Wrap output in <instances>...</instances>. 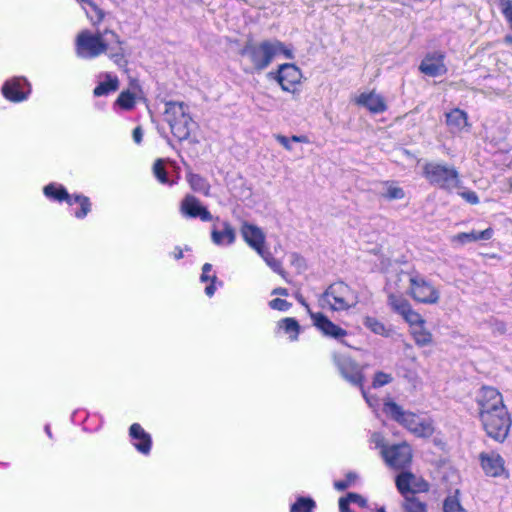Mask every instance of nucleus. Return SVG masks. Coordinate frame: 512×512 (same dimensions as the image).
Here are the masks:
<instances>
[{"instance_id": "obj_1", "label": "nucleus", "mask_w": 512, "mask_h": 512, "mask_svg": "<svg viewBox=\"0 0 512 512\" xmlns=\"http://www.w3.org/2000/svg\"><path fill=\"white\" fill-rule=\"evenodd\" d=\"M478 418L488 437L503 443L508 437L512 419L501 392L491 386H483L476 394Z\"/></svg>"}, {"instance_id": "obj_2", "label": "nucleus", "mask_w": 512, "mask_h": 512, "mask_svg": "<svg viewBox=\"0 0 512 512\" xmlns=\"http://www.w3.org/2000/svg\"><path fill=\"white\" fill-rule=\"evenodd\" d=\"M124 41L112 29L92 32L83 29L75 37V54L84 60L95 59L107 55L116 65L122 66L125 61Z\"/></svg>"}, {"instance_id": "obj_3", "label": "nucleus", "mask_w": 512, "mask_h": 512, "mask_svg": "<svg viewBox=\"0 0 512 512\" xmlns=\"http://www.w3.org/2000/svg\"><path fill=\"white\" fill-rule=\"evenodd\" d=\"M281 54L287 59L294 58L293 50L277 39L265 40L258 44H248L241 52V55L248 58L252 67L258 71L268 67L272 60Z\"/></svg>"}, {"instance_id": "obj_4", "label": "nucleus", "mask_w": 512, "mask_h": 512, "mask_svg": "<svg viewBox=\"0 0 512 512\" xmlns=\"http://www.w3.org/2000/svg\"><path fill=\"white\" fill-rule=\"evenodd\" d=\"M383 411L416 437L428 438L435 431L434 423L430 418H423L413 412L405 411L392 400L384 403Z\"/></svg>"}, {"instance_id": "obj_5", "label": "nucleus", "mask_w": 512, "mask_h": 512, "mask_svg": "<svg viewBox=\"0 0 512 512\" xmlns=\"http://www.w3.org/2000/svg\"><path fill=\"white\" fill-rule=\"evenodd\" d=\"M399 279H406L407 287L405 294L414 302L425 305H435L440 300V291L425 276L418 271H402Z\"/></svg>"}, {"instance_id": "obj_6", "label": "nucleus", "mask_w": 512, "mask_h": 512, "mask_svg": "<svg viewBox=\"0 0 512 512\" xmlns=\"http://www.w3.org/2000/svg\"><path fill=\"white\" fill-rule=\"evenodd\" d=\"M240 233L245 243L253 249L274 272L285 277L286 273L282 268L281 261L273 257L266 247V235L264 231L255 224L243 222Z\"/></svg>"}, {"instance_id": "obj_7", "label": "nucleus", "mask_w": 512, "mask_h": 512, "mask_svg": "<svg viewBox=\"0 0 512 512\" xmlns=\"http://www.w3.org/2000/svg\"><path fill=\"white\" fill-rule=\"evenodd\" d=\"M358 302V293L341 281L331 284L319 298V305L332 311L354 308Z\"/></svg>"}, {"instance_id": "obj_8", "label": "nucleus", "mask_w": 512, "mask_h": 512, "mask_svg": "<svg viewBox=\"0 0 512 512\" xmlns=\"http://www.w3.org/2000/svg\"><path fill=\"white\" fill-rule=\"evenodd\" d=\"M164 115L172 134L177 139L185 140L189 137L193 121L187 112V107L183 103H166Z\"/></svg>"}, {"instance_id": "obj_9", "label": "nucleus", "mask_w": 512, "mask_h": 512, "mask_svg": "<svg viewBox=\"0 0 512 512\" xmlns=\"http://www.w3.org/2000/svg\"><path fill=\"white\" fill-rule=\"evenodd\" d=\"M423 175L433 185L443 189H452L459 184V175L455 168L440 163H426Z\"/></svg>"}, {"instance_id": "obj_10", "label": "nucleus", "mask_w": 512, "mask_h": 512, "mask_svg": "<svg viewBox=\"0 0 512 512\" xmlns=\"http://www.w3.org/2000/svg\"><path fill=\"white\" fill-rule=\"evenodd\" d=\"M387 303L392 311L403 318V320L408 324L409 329L419 326V324H426V320L412 307L411 303L405 298V296L390 291V288H388Z\"/></svg>"}, {"instance_id": "obj_11", "label": "nucleus", "mask_w": 512, "mask_h": 512, "mask_svg": "<svg viewBox=\"0 0 512 512\" xmlns=\"http://www.w3.org/2000/svg\"><path fill=\"white\" fill-rule=\"evenodd\" d=\"M478 462L484 475L489 478L509 479L510 472L503 456L497 451H482Z\"/></svg>"}, {"instance_id": "obj_12", "label": "nucleus", "mask_w": 512, "mask_h": 512, "mask_svg": "<svg viewBox=\"0 0 512 512\" xmlns=\"http://www.w3.org/2000/svg\"><path fill=\"white\" fill-rule=\"evenodd\" d=\"M382 458L390 468L402 470L410 466L412 462V448L406 442L390 445L389 448L383 449Z\"/></svg>"}, {"instance_id": "obj_13", "label": "nucleus", "mask_w": 512, "mask_h": 512, "mask_svg": "<svg viewBox=\"0 0 512 512\" xmlns=\"http://www.w3.org/2000/svg\"><path fill=\"white\" fill-rule=\"evenodd\" d=\"M333 361L341 376L352 385L362 387L364 382L363 368L348 356L334 354Z\"/></svg>"}, {"instance_id": "obj_14", "label": "nucleus", "mask_w": 512, "mask_h": 512, "mask_svg": "<svg viewBox=\"0 0 512 512\" xmlns=\"http://www.w3.org/2000/svg\"><path fill=\"white\" fill-rule=\"evenodd\" d=\"M395 484L399 493L406 499L417 493L427 492L429 484L422 478L410 471H403L397 475Z\"/></svg>"}, {"instance_id": "obj_15", "label": "nucleus", "mask_w": 512, "mask_h": 512, "mask_svg": "<svg viewBox=\"0 0 512 512\" xmlns=\"http://www.w3.org/2000/svg\"><path fill=\"white\" fill-rule=\"evenodd\" d=\"M302 77V72L296 65L286 63L279 66L276 80L283 91L295 94L299 91Z\"/></svg>"}, {"instance_id": "obj_16", "label": "nucleus", "mask_w": 512, "mask_h": 512, "mask_svg": "<svg viewBox=\"0 0 512 512\" xmlns=\"http://www.w3.org/2000/svg\"><path fill=\"white\" fill-rule=\"evenodd\" d=\"M354 103L372 114L384 113L388 108L385 98L375 90L361 92L355 96Z\"/></svg>"}, {"instance_id": "obj_17", "label": "nucleus", "mask_w": 512, "mask_h": 512, "mask_svg": "<svg viewBox=\"0 0 512 512\" xmlns=\"http://www.w3.org/2000/svg\"><path fill=\"white\" fill-rule=\"evenodd\" d=\"M180 212L187 218H200L202 221L212 220L211 213L193 195H186L180 203Z\"/></svg>"}, {"instance_id": "obj_18", "label": "nucleus", "mask_w": 512, "mask_h": 512, "mask_svg": "<svg viewBox=\"0 0 512 512\" xmlns=\"http://www.w3.org/2000/svg\"><path fill=\"white\" fill-rule=\"evenodd\" d=\"M4 97L12 102H20L30 93L29 84L22 78H14L6 81L2 87Z\"/></svg>"}, {"instance_id": "obj_19", "label": "nucleus", "mask_w": 512, "mask_h": 512, "mask_svg": "<svg viewBox=\"0 0 512 512\" xmlns=\"http://www.w3.org/2000/svg\"><path fill=\"white\" fill-rule=\"evenodd\" d=\"M419 69L422 73L430 77H437L445 74L447 68L444 64V55L438 52L427 55L422 60Z\"/></svg>"}, {"instance_id": "obj_20", "label": "nucleus", "mask_w": 512, "mask_h": 512, "mask_svg": "<svg viewBox=\"0 0 512 512\" xmlns=\"http://www.w3.org/2000/svg\"><path fill=\"white\" fill-rule=\"evenodd\" d=\"M211 240L216 246L233 245L236 241V231L229 222L224 221L213 226Z\"/></svg>"}, {"instance_id": "obj_21", "label": "nucleus", "mask_w": 512, "mask_h": 512, "mask_svg": "<svg viewBox=\"0 0 512 512\" xmlns=\"http://www.w3.org/2000/svg\"><path fill=\"white\" fill-rule=\"evenodd\" d=\"M314 325L326 336L340 339L347 335V331L340 326L334 324L326 316L321 313L311 314Z\"/></svg>"}, {"instance_id": "obj_22", "label": "nucleus", "mask_w": 512, "mask_h": 512, "mask_svg": "<svg viewBox=\"0 0 512 512\" xmlns=\"http://www.w3.org/2000/svg\"><path fill=\"white\" fill-rule=\"evenodd\" d=\"M446 125L449 131L458 135L469 128L468 115L465 111L455 108L445 113Z\"/></svg>"}, {"instance_id": "obj_23", "label": "nucleus", "mask_w": 512, "mask_h": 512, "mask_svg": "<svg viewBox=\"0 0 512 512\" xmlns=\"http://www.w3.org/2000/svg\"><path fill=\"white\" fill-rule=\"evenodd\" d=\"M129 434L135 441L134 447L142 454H149L152 444L151 436L138 423L130 426Z\"/></svg>"}, {"instance_id": "obj_24", "label": "nucleus", "mask_w": 512, "mask_h": 512, "mask_svg": "<svg viewBox=\"0 0 512 512\" xmlns=\"http://www.w3.org/2000/svg\"><path fill=\"white\" fill-rule=\"evenodd\" d=\"M494 231L492 228H487L483 231L472 230L470 232H462L451 237V242L457 245H465L470 242L486 241L493 237Z\"/></svg>"}, {"instance_id": "obj_25", "label": "nucleus", "mask_w": 512, "mask_h": 512, "mask_svg": "<svg viewBox=\"0 0 512 512\" xmlns=\"http://www.w3.org/2000/svg\"><path fill=\"white\" fill-rule=\"evenodd\" d=\"M101 80L98 85L94 88L93 94L96 97H101L115 92L119 89V79L116 75L111 73H102L99 75Z\"/></svg>"}, {"instance_id": "obj_26", "label": "nucleus", "mask_w": 512, "mask_h": 512, "mask_svg": "<svg viewBox=\"0 0 512 512\" xmlns=\"http://www.w3.org/2000/svg\"><path fill=\"white\" fill-rule=\"evenodd\" d=\"M140 92L139 85L134 81L131 89L122 91L115 101V105L123 110H132L136 104V98Z\"/></svg>"}, {"instance_id": "obj_27", "label": "nucleus", "mask_w": 512, "mask_h": 512, "mask_svg": "<svg viewBox=\"0 0 512 512\" xmlns=\"http://www.w3.org/2000/svg\"><path fill=\"white\" fill-rule=\"evenodd\" d=\"M409 332L415 344L419 347L429 346L433 343V335L426 324H419V326L409 329Z\"/></svg>"}, {"instance_id": "obj_28", "label": "nucleus", "mask_w": 512, "mask_h": 512, "mask_svg": "<svg viewBox=\"0 0 512 512\" xmlns=\"http://www.w3.org/2000/svg\"><path fill=\"white\" fill-rule=\"evenodd\" d=\"M43 191L45 196L50 199L56 201H66L69 205H72V196L68 194L62 185L52 183L45 186Z\"/></svg>"}, {"instance_id": "obj_29", "label": "nucleus", "mask_w": 512, "mask_h": 512, "mask_svg": "<svg viewBox=\"0 0 512 512\" xmlns=\"http://www.w3.org/2000/svg\"><path fill=\"white\" fill-rule=\"evenodd\" d=\"M186 179L193 191L203 193L206 196L209 195L210 185L203 177L198 174L188 172Z\"/></svg>"}, {"instance_id": "obj_30", "label": "nucleus", "mask_w": 512, "mask_h": 512, "mask_svg": "<svg viewBox=\"0 0 512 512\" xmlns=\"http://www.w3.org/2000/svg\"><path fill=\"white\" fill-rule=\"evenodd\" d=\"M363 325L376 335L388 337L390 334L389 329L385 327L384 323L375 317L365 316L363 318Z\"/></svg>"}, {"instance_id": "obj_31", "label": "nucleus", "mask_w": 512, "mask_h": 512, "mask_svg": "<svg viewBox=\"0 0 512 512\" xmlns=\"http://www.w3.org/2000/svg\"><path fill=\"white\" fill-rule=\"evenodd\" d=\"M278 328L283 329L289 335L290 340L295 341L298 338L300 326L298 322L291 317H287L278 322Z\"/></svg>"}, {"instance_id": "obj_32", "label": "nucleus", "mask_w": 512, "mask_h": 512, "mask_svg": "<svg viewBox=\"0 0 512 512\" xmlns=\"http://www.w3.org/2000/svg\"><path fill=\"white\" fill-rule=\"evenodd\" d=\"M89 9L83 7L87 18L93 26L101 24L105 18V12L93 1L88 5Z\"/></svg>"}, {"instance_id": "obj_33", "label": "nucleus", "mask_w": 512, "mask_h": 512, "mask_svg": "<svg viewBox=\"0 0 512 512\" xmlns=\"http://www.w3.org/2000/svg\"><path fill=\"white\" fill-rule=\"evenodd\" d=\"M458 491L454 495L448 496L443 503V511L444 512H467V510L462 506Z\"/></svg>"}, {"instance_id": "obj_34", "label": "nucleus", "mask_w": 512, "mask_h": 512, "mask_svg": "<svg viewBox=\"0 0 512 512\" xmlns=\"http://www.w3.org/2000/svg\"><path fill=\"white\" fill-rule=\"evenodd\" d=\"M275 139L279 144H281L287 151H292V142L296 143H308L309 139L304 135H293L291 138H288L284 135L277 134L275 135Z\"/></svg>"}, {"instance_id": "obj_35", "label": "nucleus", "mask_w": 512, "mask_h": 512, "mask_svg": "<svg viewBox=\"0 0 512 512\" xmlns=\"http://www.w3.org/2000/svg\"><path fill=\"white\" fill-rule=\"evenodd\" d=\"M402 507L405 512H427L426 504L413 496H406Z\"/></svg>"}, {"instance_id": "obj_36", "label": "nucleus", "mask_w": 512, "mask_h": 512, "mask_svg": "<svg viewBox=\"0 0 512 512\" xmlns=\"http://www.w3.org/2000/svg\"><path fill=\"white\" fill-rule=\"evenodd\" d=\"M382 196L388 200H400L405 197L404 190L394 183H386Z\"/></svg>"}, {"instance_id": "obj_37", "label": "nucleus", "mask_w": 512, "mask_h": 512, "mask_svg": "<svg viewBox=\"0 0 512 512\" xmlns=\"http://www.w3.org/2000/svg\"><path fill=\"white\" fill-rule=\"evenodd\" d=\"M315 502L311 498H299L290 509V512H313Z\"/></svg>"}, {"instance_id": "obj_38", "label": "nucleus", "mask_w": 512, "mask_h": 512, "mask_svg": "<svg viewBox=\"0 0 512 512\" xmlns=\"http://www.w3.org/2000/svg\"><path fill=\"white\" fill-rule=\"evenodd\" d=\"M73 203H78L80 206V211L75 212V216L77 218L85 217L88 214V212L90 211V202H89V199L85 196H81V195L72 196V204Z\"/></svg>"}, {"instance_id": "obj_39", "label": "nucleus", "mask_w": 512, "mask_h": 512, "mask_svg": "<svg viewBox=\"0 0 512 512\" xmlns=\"http://www.w3.org/2000/svg\"><path fill=\"white\" fill-rule=\"evenodd\" d=\"M153 174L160 183L169 185L173 184L172 182L168 181L163 159H157L155 161L153 165Z\"/></svg>"}, {"instance_id": "obj_40", "label": "nucleus", "mask_w": 512, "mask_h": 512, "mask_svg": "<svg viewBox=\"0 0 512 512\" xmlns=\"http://www.w3.org/2000/svg\"><path fill=\"white\" fill-rule=\"evenodd\" d=\"M393 381V376L389 373H385L382 371L376 372L373 378L372 386L374 388H379L384 385H387Z\"/></svg>"}, {"instance_id": "obj_41", "label": "nucleus", "mask_w": 512, "mask_h": 512, "mask_svg": "<svg viewBox=\"0 0 512 512\" xmlns=\"http://www.w3.org/2000/svg\"><path fill=\"white\" fill-rule=\"evenodd\" d=\"M371 443L375 445V448L380 449V454L382 455V451L385 448H389V445L386 444L385 438L381 433L374 432L370 438Z\"/></svg>"}, {"instance_id": "obj_42", "label": "nucleus", "mask_w": 512, "mask_h": 512, "mask_svg": "<svg viewBox=\"0 0 512 512\" xmlns=\"http://www.w3.org/2000/svg\"><path fill=\"white\" fill-rule=\"evenodd\" d=\"M269 306L274 310L287 311L291 307V304L286 300L276 298L269 302Z\"/></svg>"}, {"instance_id": "obj_43", "label": "nucleus", "mask_w": 512, "mask_h": 512, "mask_svg": "<svg viewBox=\"0 0 512 512\" xmlns=\"http://www.w3.org/2000/svg\"><path fill=\"white\" fill-rule=\"evenodd\" d=\"M459 195L468 203L470 204H478L479 203V198L477 196V194L474 192V191H462L459 193Z\"/></svg>"}, {"instance_id": "obj_44", "label": "nucleus", "mask_w": 512, "mask_h": 512, "mask_svg": "<svg viewBox=\"0 0 512 512\" xmlns=\"http://www.w3.org/2000/svg\"><path fill=\"white\" fill-rule=\"evenodd\" d=\"M345 498L348 500L349 503H355L360 507H365L367 505L366 499L356 493H349Z\"/></svg>"}, {"instance_id": "obj_45", "label": "nucleus", "mask_w": 512, "mask_h": 512, "mask_svg": "<svg viewBox=\"0 0 512 512\" xmlns=\"http://www.w3.org/2000/svg\"><path fill=\"white\" fill-rule=\"evenodd\" d=\"M211 270H212V265L211 264L206 263V264L203 265L202 275H201V281L202 282H206L208 280H211L212 282H214L216 280V276L215 275H212V276L209 275Z\"/></svg>"}, {"instance_id": "obj_46", "label": "nucleus", "mask_w": 512, "mask_h": 512, "mask_svg": "<svg viewBox=\"0 0 512 512\" xmlns=\"http://www.w3.org/2000/svg\"><path fill=\"white\" fill-rule=\"evenodd\" d=\"M361 388V391H362V395L363 397L365 398L367 404L371 407V408H375L377 406V399L372 397V396H368L366 391L363 389V386L360 387Z\"/></svg>"}, {"instance_id": "obj_47", "label": "nucleus", "mask_w": 512, "mask_h": 512, "mask_svg": "<svg viewBox=\"0 0 512 512\" xmlns=\"http://www.w3.org/2000/svg\"><path fill=\"white\" fill-rule=\"evenodd\" d=\"M142 138H143V131L141 129V127H136L134 130H133V140L136 144H140L142 142Z\"/></svg>"}, {"instance_id": "obj_48", "label": "nucleus", "mask_w": 512, "mask_h": 512, "mask_svg": "<svg viewBox=\"0 0 512 512\" xmlns=\"http://www.w3.org/2000/svg\"><path fill=\"white\" fill-rule=\"evenodd\" d=\"M351 481H352V479H351V476L349 475L348 476V481H338V482H335L334 486H335V488L337 490H344V489H346L349 486Z\"/></svg>"}, {"instance_id": "obj_49", "label": "nucleus", "mask_w": 512, "mask_h": 512, "mask_svg": "<svg viewBox=\"0 0 512 512\" xmlns=\"http://www.w3.org/2000/svg\"><path fill=\"white\" fill-rule=\"evenodd\" d=\"M504 13L512 27V1L508 2L507 6L504 9Z\"/></svg>"}, {"instance_id": "obj_50", "label": "nucleus", "mask_w": 512, "mask_h": 512, "mask_svg": "<svg viewBox=\"0 0 512 512\" xmlns=\"http://www.w3.org/2000/svg\"><path fill=\"white\" fill-rule=\"evenodd\" d=\"M272 295H281V296H287L288 295V290L286 288H275L273 291H272Z\"/></svg>"}, {"instance_id": "obj_51", "label": "nucleus", "mask_w": 512, "mask_h": 512, "mask_svg": "<svg viewBox=\"0 0 512 512\" xmlns=\"http://www.w3.org/2000/svg\"><path fill=\"white\" fill-rule=\"evenodd\" d=\"M215 290H216V288H215V286L213 285V282H212L210 285H208V286L205 288V293H206L209 297H211V296H213V295H214Z\"/></svg>"}, {"instance_id": "obj_52", "label": "nucleus", "mask_w": 512, "mask_h": 512, "mask_svg": "<svg viewBox=\"0 0 512 512\" xmlns=\"http://www.w3.org/2000/svg\"><path fill=\"white\" fill-rule=\"evenodd\" d=\"M83 7H85L84 5L88 6L90 3L93 2V0H78Z\"/></svg>"}, {"instance_id": "obj_53", "label": "nucleus", "mask_w": 512, "mask_h": 512, "mask_svg": "<svg viewBox=\"0 0 512 512\" xmlns=\"http://www.w3.org/2000/svg\"><path fill=\"white\" fill-rule=\"evenodd\" d=\"M175 257H176L177 259H180V258L182 257V252H181V251H179V252L175 255Z\"/></svg>"}, {"instance_id": "obj_54", "label": "nucleus", "mask_w": 512, "mask_h": 512, "mask_svg": "<svg viewBox=\"0 0 512 512\" xmlns=\"http://www.w3.org/2000/svg\"><path fill=\"white\" fill-rule=\"evenodd\" d=\"M505 40H506L507 42H512V37L507 36V37L505 38Z\"/></svg>"}, {"instance_id": "obj_55", "label": "nucleus", "mask_w": 512, "mask_h": 512, "mask_svg": "<svg viewBox=\"0 0 512 512\" xmlns=\"http://www.w3.org/2000/svg\"><path fill=\"white\" fill-rule=\"evenodd\" d=\"M45 430H46L47 434L50 436V429H49V426H46Z\"/></svg>"}, {"instance_id": "obj_56", "label": "nucleus", "mask_w": 512, "mask_h": 512, "mask_svg": "<svg viewBox=\"0 0 512 512\" xmlns=\"http://www.w3.org/2000/svg\"><path fill=\"white\" fill-rule=\"evenodd\" d=\"M378 512H385L383 508L379 509Z\"/></svg>"}]
</instances>
